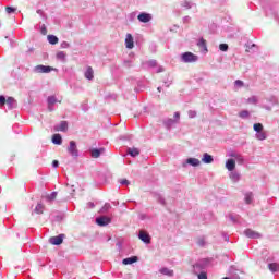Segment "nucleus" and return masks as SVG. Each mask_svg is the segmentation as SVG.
Returning a JSON list of instances; mask_svg holds the SVG:
<instances>
[{"label":"nucleus","mask_w":279,"mask_h":279,"mask_svg":"<svg viewBox=\"0 0 279 279\" xmlns=\"http://www.w3.org/2000/svg\"><path fill=\"white\" fill-rule=\"evenodd\" d=\"M227 156L229 159L236 161L238 165H245V157L236 150H230Z\"/></svg>","instance_id":"f257e3e1"},{"label":"nucleus","mask_w":279,"mask_h":279,"mask_svg":"<svg viewBox=\"0 0 279 279\" xmlns=\"http://www.w3.org/2000/svg\"><path fill=\"white\" fill-rule=\"evenodd\" d=\"M197 60H199V57L193 54V52H184L181 54V61H183L185 64L197 62Z\"/></svg>","instance_id":"f03ea898"},{"label":"nucleus","mask_w":279,"mask_h":279,"mask_svg":"<svg viewBox=\"0 0 279 279\" xmlns=\"http://www.w3.org/2000/svg\"><path fill=\"white\" fill-rule=\"evenodd\" d=\"M175 123H180V112H174V119L168 118L163 120V125L168 129L171 130Z\"/></svg>","instance_id":"7ed1b4c3"},{"label":"nucleus","mask_w":279,"mask_h":279,"mask_svg":"<svg viewBox=\"0 0 279 279\" xmlns=\"http://www.w3.org/2000/svg\"><path fill=\"white\" fill-rule=\"evenodd\" d=\"M68 153L72 158H77L80 156V150L77 149V143L75 141H70Z\"/></svg>","instance_id":"20e7f679"},{"label":"nucleus","mask_w":279,"mask_h":279,"mask_svg":"<svg viewBox=\"0 0 279 279\" xmlns=\"http://www.w3.org/2000/svg\"><path fill=\"white\" fill-rule=\"evenodd\" d=\"M138 239L146 245H149V243H151V235H149V233L145 230L140 231Z\"/></svg>","instance_id":"39448f33"},{"label":"nucleus","mask_w":279,"mask_h":279,"mask_svg":"<svg viewBox=\"0 0 279 279\" xmlns=\"http://www.w3.org/2000/svg\"><path fill=\"white\" fill-rule=\"evenodd\" d=\"M53 71V68L49 65H36L33 69V73H51Z\"/></svg>","instance_id":"423d86ee"},{"label":"nucleus","mask_w":279,"mask_h":279,"mask_svg":"<svg viewBox=\"0 0 279 279\" xmlns=\"http://www.w3.org/2000/svg\"><path fill=\"white\" fill-rule=\"evenodd\" d=\"M186 165H190V167H199L202 161H199L197 158H187L185 162L182 163V167L186 168Z\"/></svg>","instance_id":"0eeeda50"},{"label":"nucleus","mask_w":279,"mask_h":279,"mask_svg":"<svg viewBox=\"0 0 279 279\" xmlns=\"http://www.w3.org/2000/svg\"><path fill=\"white\" fill-rule=\"evenodd\" d=\"M111 222H112V219L108 216H101V217L96 218V223L101 227L108 226Z\"/></svg>","instance_id":"6e6552de"},{"label":"nucleus","mask_w":279,"mask_h":279,"mask_svg":"<svg viewBox=\"0 0 279 279\" xmlns=\"http://www.w3.org/2000/svg\"><path fill=\"white\" fill-rule=\"evenodd\" d=\"M244 234L247 236V239H260L263 236L259 232L252 229L244 230Z\"/></svg>","instance_id":"1a4fd4ad"},{"label":"nucleus","mask_w":279,"mask_h":279,"mask_svg":"<svg viewBox=\"0 0 279 279\" xmlns=\"http://www.w3.org/2000/svg\"><path fill=\"white\" fill-rule=\"evenodd\" d=\"M153 16L150 13H140L137 15V21H140V23H149L151 21Z\"/></svg>","instance_id":"9d476101"},{"label":"nucleus","mask_w":279,"mask_h":279,"mask_svg":"<svg viewBox=\"0 0 279 279\" xmlns=\"http://www.w3.org/2000/svg\"><path fill=\"white\" fill-rule=\"evenodd\" d=\"M63 241L64 234H59L49 239V243H51V245H62Z\"/></svg>","instance_id":"9b49d317"},{"label":"nucleus","mask_w":279,"mask_h":279,"mask_svg":"<svg viewBox=\"0 0 279 279\" xmlns=\"http://www.w3.org/2000/svg\"><path fill=\"white\" fill-rule=\"evenodd\" d=\"M225 167L229 172L234 171L236 169V161L234 159H227Z\"/></svg>","instance_id":"f8f14e48"},{"label":"nucleus","mask_w":279,"mask_h":279,"mask_svg":"<svg viewBox=\"0 0 279 279\" xmlns=\"http://www.w3.org/2000/svg\"><path fill=\"white\" fill-rule=\"evenodd\" d=\"M125 47L126 49H134V37H132V34H126Z\"/></svg>","instance_id":"ddd939ff"},{"label":"nucleus","mask_w":279,"mask_h":279,"mask_svg":"<svg viewBox=\"0 0 279 279\" xmlns=\"http://www.w3.org/2000/svg\"><path fill=\"white\" fill-rule=\"evenodd\" d=\"M197 47L201 49V53H208V46L204 38H201L197 43Z\"/></svg>","instance_id":"4468645a"},{"label":"nucleus","mask_w":279,"mask_h":279,"mask_svg":"<svg viewBox=\"0 0 279 279\" xmlns=\"http://www.w3.org/2000/svg\"><path fill=\"white\" fill-rule=\"evenodd\" d=\"M56 132H66L69 130V123L61 121L60 124L54 126Z\"/></svg>","instance_id":"2eb2a0df"},{"label":"nucleus","mask_w":279,"mask_h":279,"mask_svg":"<svg viewBox=\"0 0 279 279\" xmlns=\"http://www.w3.org/2000/svg\"><path fill=\"white\" fill-rule=\"evenodd\" d=\"M229 178H230L231 182H233V184H236V182H239V180H241V173L233 170L229 173Z\"/></svg>","instance_id":"dca6fc26"},{"label":"nucleus","mask_w":279,"mask_h":279,"mask_svg":"<svg viewBox=\"0 0 279 279\" xmlns=\"http://www.w3.org/2000/svg\"><path fill=\"white\" fill-rule=\"evenodd\" d=\"M202 162H204V165H213V162H215V159L213 158V155L205 153L203 155Z\"/></svg>","instance_id":"f3484780"},{"label":"nucleus","mask_w":279,"mask_h":279,"mask_svg":"<svg viewBox=\"0 0 279 279\" xmlns=\"http://www.w3.org/2000/svg\"><path fill=\"white\" fill-rule=\"evenodd\" d=\"M104 151H106L105 148H93L90 150V156H92V158H99V156H101V154H104Z\"/></svg>","instance_id":"a211bd4d"},{"label":"nucleus","mask_w":279,"mask_h":279,"mask_svg":"<svg viewBox=\"0 0 279 279\" xmlns=\"http://www.w3.org/2000/svg\"><path fill=\"white\" fill-rule=\"evenodd\" d=\"M134 263H138V257L132 256V257L124 258L122 260V265H134Z\"/></svg>","instance_id":"6ab92c4d"},{"label":"nucleus","mask_w":279,"mask_h":279,"mask_svg":"<svg viewBox=\"0 0 279 279\" xmlns=\"http://www.w3.org/2000/svg\"><path fill=\"white\" fill-rule=\"evenodd\" d=\"M129 156H132V158H136V156H141V149L132 147L128 148Z\"/></svg>","instance_id":"aec40b11"},{"label":"nucleus","mask_w":279,"mask_h":279,"mask_svg":"<svg viewBox=\"0 0 279 279\" xmlns=\"http://www.w3.org/2000/svg\"><path fill=\"white\" fill-rule=\"evenodd\" d=\"M255 138L257 141H267V132L259 131L258 133L255 134Z\"/></svg>","instance_id":"412c9836"},{"label":"nucleus","mask_w":279,"mask_h":279,"mask_svg":"<svg viewBox=\"0 0 279 279\" xmlns=\"http://www.w3.org/2000/svg\"><path fill=\"white\" fill-rule=\"evenodd\" d=\"M259 101L258 96H251L246 99V104H250L251 106H256Z\"/></svg>","instance_id":"4be33fe9"},{"label":"nucleus","mask_w":279,"mask_h":279,"mask_svg":"<svg viewBox=\"0 0 279 279\" xmlns=\"http://www.w3.org/2000/svg\"><path fill=\"white\" fill-rule=\"evenodd\" d=\"M159 274H162V276H169V278L173 277V270L166 267L159 269Z\"/></svg>","instance_id":"5701e85b"},{"label":"nucleus","mask_w":279,"mask_h":279,"mask_svg":"<svg viewBox=\"0 0 279 279\" xmlns=\"http://www.w3.org/2000/svg\"><path fill=\"white\" fill-rule=\"evenodd\" d=\"M7 106L9 107L10 110H12L13 108H16V100L12 97H9L7 99Z\"/></svg>","instance_id":"b1692460"},{"label":"nucleus","mask_w":279,"mask_h":279,"mask_svg":"<svg viewBox=\"0 0 279 279\" xmlns=\"http://www.w3.org/2000/svg\"><path fill=\"white\" fill-rule=\"evenodd\" d=\"M238 117L240 119H250L252 117V114L250 113L248 110H242L238 113Z\"/></svg>","instance_id":"393cba45"},{"label":"nucleus","mask_w":279,"mask_h":279,"mask_svg":"<svg viewBox=\"0 0 279 279\" xmlns=\"http://www.w3.org/2000/svg\"><path fill=\"white\" fill-rule=\"evenodd\" d=\"M52 143H53V145H60L62 143V135L54 134L52 136Z\"/></svg>","instance_id":"a878e982"},{"label":"nucleus","mask_w":279,"mask_h":279,"mask_svg":"<svg viewBox=\"0 0 279 279\" xmlns=\"http://www.w3.org/2000/svg\"><path fill=\"white\" fill-rule=\"evenodd\" d=\"M44 210H45V205L39 203L35 207L34 213H36V215H43Z\"/></svg>","instance_id":"bb28decb"},{"label":"nucleus","mask_w":279,"mask_h":279,"mask_svg":"<svg viewBox=\"0 0 279 279\" xmlns=\"http://www.w3.org/2000/svg\"><path fill=\"white\" fill-rule=\"evenodd\" d=\"M268 269L272 274H276V271H279V264L278 263H271V264L268 265Z\"/></svg>","instance_id":"cd10ccee"},{"label":"nucleus","mask_w":279,"mask_h":279,"mask_svg":"<svg viewBox=\"0 0 279 279\" xmlns=\"http://www.w3.org/2000/svg\"><path fill=\"white\" fill-rule=\"evenodd\" d=\"M244 202L245 204H252V202H254V194L246 193L244 196Z\"/></svg>","instance_id":"c85d7f7f"},{"label":"nucleus","mask_w":279,"mask_h":279,"mask_svg":"<svg viewBox=\"0 0 279 279\" xmlns=\"http://www.w3.org/2000/svg\"><path fill=\"white\" fill-rule=\"evenodd\" d=\"M48 43L50 44V45H58V37L56 36V35H48Z\"/></svg>","instance_id":"c756f323"},{"label":"nucleus","mask_w":279,"mask_h":279,"mask_svg":"<svg viewBox=\"0 0 279 279\" xmlns=\"http://www.w3.org/2000/svg\"><path fill=\"white\" fill-rule=\"evenodd\" d=\"M57 60H61V62H66V53L64 51L57 52Z\"/></svg>","instance_id":"7c9ffc66"},{"label":"nucleus","mask_w":279,"mask_h":279,"mask_svg":"<svg viewBox=\"0 0 279 279\" xmlns=\"http://www.w3.org/2000/svg\"><path fill=\"white\" fill-rule=\"evenodd\" d=\"M85 77L86 80H93L94 77V71L93 68L88 66L86 72H85Z\"/></svg>","instance_id":"2f4dec72"},{"label":"nucleus","mask_w":279,"mask_h":279,"mask_svg":"<svg viewBox=\"0 0 279 279\" xmlns=\"http://www.w3.org/2000/svg\"><path fill=\"white\" fill-rule=\"evenodd\" d=\"M182 8H184L185 10H191V8H193V2L191 1H187V0H184L182 3H181Z\"/></svg>","instance_id":"473e14b6"},{"label":"nucleus","mask_w":279,"mask_h":279,"mask_svg":"<svg viewBox=\"0 0 279 279\" xmlns=\"http://www.w3.org/2000/svg\"><path fill=\"white\" fill-rule=\"evenodd\" d=\"M253 130L258 134V132H262L264 130L263 123H255L253 124Z\"/></svg>","instance_id":"72a5a7b5"},{"label":"nucleus","mask_w":279,"mask_h":279,"mask_svg":"<svg viewBox=\"0 0 279 279\" xmlns=\"http://www.w3.org/2000/svg\"><path fill=\"white\" fill-rule=\"evenodd\" d=\"M267 101H269V104H271V106H279V101H278V98H276V96H271V97L267 98Z\"/></svg>","instance_id":"f704fd0d"},{"label":"nucleus","mask_w":279,"mask_h":279,"mask_svg":"<svg viewBox=\"0 0 279 279\" xmlns=\"http://www.w3.org/2000/svg\"><path fill=\"white\" fill-rule=\"evenodd\" d=\"M47 101H48V106H53L58 102V99L56 98V96H49Z\"/></svg>","instance_id":"c9c22d12"},{"label":"nucleus","mask_w":279,"mask_h":279,"mask_svg":"<svg viewBox=\"0 0 279 279\" xmlns=\"http://www.w3.org/2000/svg\"><path fill=\"white\" fill-rule=\"evenodd\" d=\"M58 197V192H52L51 194L46 196L47 202H53Z\"/></svg>","instance_id":"e433bc0d"},{"label":"nucleus","mask_w":279,"mask_h":279,"mask_svg":"<svg viewBox=\"0 0 279 279\" xmlns=\"http://www.w3.org/2000/svg\"><path fill=\"white\" fill-rule=\"evenodd\" d=\"M145 64H146V66L154 69V66H157L158 63L156 62V60H150V61L146 62Z\"/></svg>","instance_id":"4c0bfd02"},{"label":"nucleus","mask_w":279,"mask_h":279,"mask_svg":"<svg viewBox=\"0 0 279 279\" xmlns=\"http://www.w3.org/2000/svg\"><path fill=\"white\" fill-rule=\"evenodd\" d=\"M110 208H112V206L110 205V203H106L102 208H101V213H108V210H110Z\"/></svg>","instance_id":"58836bf2"},{"label":"nucleus","mask_w":279,"mask_h":279,"mask_svg":"<svg viewBox=\"0 0 279 279\" xmlns=\"http://www.w3.org/2000/svg\"><path fill=\"white\" fill-rule=\"evenodd\" d=\"M187 116H189L190 119H195V117H197V111H195V110H190V111L187 112Z\"/></svg>","instance_id":"ea45409f"},{"label":"nucleus","mask_w":279,"mask_h":279,"mask_svg":"<svg viewBox=\"0 0 279 279\" xmlns=\"http://www.w3.org/2000/svg\"><path fill=\"white\" fill-rule=\"evenodd\" d=\"M234 86H236L238 88H243L244 83H243V81H241V80H236V81L234 82Z\"/></svg>","instance_id":"a19ab883"},{"label":"nucleus","mask_w":279,"mask_h":279,"mask_svg":"<svg viewBox=\"0 0 279 279\" xmlns=\"http://www.w3.org/2000/svg\"><path fill=\"white\" fill-rule=\"evenodd\" d=\"M197 245H199L201 247H204V245H206V241L204 240V238H199L197 240Z\"/></svg>","instance_id":"79ce46f5"},{"label":"nucleus","mask_w":279,"mask_h":279,"mask_svg":"<svg viewBox=\"0 0 279 279\" xmlns=\"http://www.w3.org/2000/svg\"><path fill=\"white\" fill-rule=\"evenodd\" d=\"M5 12H7V14H12V12H16V9L12 8V7H7Z\"/></svg>","instance_id":"37998d69"},{"label":"nucleus","mask_w":279,"mask_h":279,"mask_svg":"<svg viewBox=\"0 0 279 279\" xmlns=\"http://www.w3.org/2000/svg\"><path fill=\"white\" fill-rule=\"evenodd\" d=\"M69 47H71V44H69V41L61 43V49H69Z\"/></svg>","instance_id":"c03bdc74"},{"label":"nucleus","mask_w":279,"mask_h":279,"mask_svg":"<svg viewBox=\"0 0 279 279\" xmlns=\"http://www.w3.org/2000/svg\"><path fill=\"white\" fill-rule=\"evenodd\" d=\"M219 49L220 51H228V44H220Z\"/></svg>","instance_id":"a18cd8bd"},{"label":"nucleus","mask_w":279,"mask_h":279,"mask_svg":"<svg viewBox=\"0 0 279 279\" xmlns=\"http://www.w3.org/2000/svg\"><path fill=\"white\" fill-rule=\"evenodd\" d=\"M263 108H264V110H267V112H271V110H274L271 105H263Z\"/></svg>","instance_id":"49530a36"},{"label":"nucleus","mask_w":279,"mask_h":279,"mask_svg":"<svg viewBox=\"0 0 279 279\" xmlns=\"http://www.w3.org/2000/svg\"><path fill=\"white\" fill-rule=\"evenodd\" d=\"M5 102H7L5 96H0V108L1 106H5Z\"/></svg>","instance_id":"de8ad7c7"},{"label":"nucleus","mask_w":279,"mask_h":279,"mask_svg":"<svg viewBox=\"0 0 279 279\" xmlns=\"http://www.w3.org/2000/svg\"><path fill=\"white\" fill-rule=\"evenodd\" d=\"M198 279H208V276L206 275V272H201L198 275Z\"/></svg>","instance_id":"09e8293b"},{"label":"nucleus","mask_w":279,"mask_h":279,"mask_svg":"<svg viewBox=\"0 0 279 279\" xmlns=\"http://www.w3.org/2000/svg\"><path fill=\"white\" fill-rule=\"evenodd\" d=\"M59 166H60V162L58 160L52 161V167H54V169H58Z\"/></svg>","instance_id":"8fccbe9b"},{"label":"nucleus","mask_w":279,"mask_h":279,"mask_svg":"<svg viewBox=\"0 0 279 279\" xmlns=\"http://www.w3.org/2000/svg\"><path fill=\"white\" fill-rule=\"evenodd\" d=\"M120 184H122V185H128V184H130V181H128V179H122V180L120 181Z\"/></svg>","instance_id":"3c124183"},{"label":"nucleus","mask_w":279,"mask_h":279,"mask_svg":"<svg viewBox=\"0 0 279 279\" xmlns=\"http://www.w3.org/2000/svg\"><path fill=\"white\" fill-rule=\"evenodd\" d=\"M140 219H141L142 221H144V219H147V215H145V214H140Z\"/></svg>","instance_id":"603ef678"},{"label":"nucleus","mask_w":279,"mask_h":279,"mask_svg":"<svg viewBox=\"0 0 279 279\" xmlns=\"http://www.w3.org/2000/svg\"><path fill=\"white\" fill-rule=\"evenodd\" d=\"M49 112H53V105H48Z\"/></svg>","instance_id":"864d4df0"},{"label":"nucleus","mask_w":279,"mask_h":279,"mask_svg":"<svg viewBox=\"0 0 279 279\" xmlns=\"http://www.w3.org/2000/svg\"><path fill=\"white\" fill-rule=\"evenodd\" d=\"M89 208H95V203H88Z\"/></svg>","instance_id":"5fc2aeb1"},{"label":"nucleus","mask_w":279,"mask_h":279,"mask_svg":"<svg viewBox=\"0 0 279 279\" xmlns=\"http://www.w3.org/2000/svg\"><path fill=\"white\" fill-rule=\"evenodd\" d=\"M162 71H165V69H163V68H159V69L157 70V73H162Z\"/></svg>","instance_id":"6e6d98bb"},{"label":"nucleus","mask_w":279,"mask_h":279,"mask_svg":"<svg viewBox=\"0 0 279 279\" xmlns=\"http://www.w3.org/2000/svg\"><path fill=\"white\" fill-rule=\"evenodd\" d=\"M157 90H158V93H161L162 92V87H158Z\"/></svg>","instance_id":"4d7b16f0"},{"label":"nucleus","mask_w":279,"mask_h":279,"mask_svg":"<svg viewBox=\"0 0 279 279\" xmlns=\"http://www.w3.org/2000/svg\"><path fill=\"white\" fill-rule=\"evenodd\" d=\"M229 219H231V221H234V216H229Z\"/></svg>","instance_id":"13d9d810"},{"label":"nucleus","mask_w":279,"mask_h":279,"mask_svg":"<svg viewBox=\"0 0 279 279\" xmlns=\"http://www.w3.org/2000/svg\"><path fill=\"white\" fill-rule=\"evenodd\" d=\"M46 32H47V29L44 27L43 31H41V33L45 34Z\"/></svg>","instance_id":"bf43d9fd"},{"label":"nucleus","mask_w":279,"mask_h":279,"mask_svg":"<svg viewBox=\"0 0 279 279\" xmlns=\"http://www.w3.org/2000/svg\"><path fill=\"white\" fill-rule=\"evenodd\" d=\"M37 14H43V11H41V10H38V11H37Z\"/></svg>","instance_id":"052dcab7"},{"label":"nucleus","mask_w":279,"mask_h":279,"mask_svg":"<svg viewBox=\"0 0 279 279\" xmlns=\"http://www.w3.org/2000/svg\"><path fill=\"white\" fill-rule=\"evenodd\" d=\"M184 21H189V16L184 17Z\"/></svg>","instance_id":"680f3d73"},{"label":"nucleus","mask_w":279,"mask_h":279,"mask_svg":"<svg viewBox=\"0 0 279 279\" xmlns=\"http://www.w3.org/2000/svg\"><path fill=\"white\" fill-rule=\"evenodd\" d=\"M72 193H75V189H72Z\"/></svg>","instance_id":"e2e57ef3"},{"label":"nucleus","mask_w":279,"mask_h":279,"mask_svg":"<svg viewBox=\"0 0 279 279\" xmlns=\"http://www.w3.org/2000/svg\"><path fill=\"white\" fill-rule=\"evenodd\" d=\"M252 47H256V45L253 44Z\"/></svg>","instance_id":"0e129e2a"}]
</instances>
